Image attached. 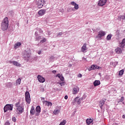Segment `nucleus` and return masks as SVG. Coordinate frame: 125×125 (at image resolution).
I'll return each mask as SVG.
<instances>
[{"label": "nucleus", "mask_w": 125, "mask_h": 125, "mask_svg": "<svg viewBox=\"0 0 125 125\" xmlns=\"http://www.w3.org/2000/svg\"><path fill=\"white\" fill-rule=\"evenodd\" d=\"M1 29L2 31H6L8 29V18L5 17L1 24Z\"/></svg>", "instance_id": "f257e3e1"}, {"label": "nucleus", "mask_w": 125, "mask_h": 125, "mask_svg": "<svg viewBox=\"0 0 125 125\" xmlns=\"http://www.w3.org/2000/svg\"><path fill=\"white\" fill-rule=\"evenodd\" d=\"M16 112L18 114H22L24 112V107L20 105V103H17L16 104Z\"/></svg>", "instance_id": "f03ea898"}, {"label": "nucleus", "mask_w": 125, "mask_h": 125, "mask_svg": "<svg viewBox=\"0 0 125 125\" xmlns=\"http://www.w3.org/2000/svg\"><path fill=\"white\" fill-rule=\"evenodd\" d=\"M34 1L38 8H42V6L44 5V0H35Z\"/></svg>", "instance_id": "7ed1b4c3"}, {"label": "nucleus", "mask_w": 125, "mask_h": 125, "mask_svg": "<svg viewBox=\"0 0 125 125\" xmlns=\"http://www.w3.org/2000/svg\"><path fill=\"white\" fill-rule=\"evenodd\" d=\"M12 109H13V105L7 104L4 107V112L5 113L7 111H12Z\"/></svg>", "instance_id": "20e7f679"}, {"label": "nucleus", "mask_w": 125, "mask_h": 125, "mask_svg": "<svg viewBox=\"0 0 125 125\" xmlns=\"http://www.w3.org/2000/svg\"><path fill=\"white\" fill-rule=\"evenodd\" d=\"M25 101L28 103V104H30L31 103V97L30 96V93L28 91L25 92Z\"/></svg>", "instance_id": "39448f33"}, {"label": "nucleus", "mask_w": 125, "mask_h": 125, "mask_svg": "<svg viewBox=\"0 0 125 125\" xmlns=\"http://www.w3.org/2000/svg\"><path fill=\"white\" fill-rule=\"evenodd\" d=\"M83 99V97L80 98V97H77L74 99V102L80 105Z\"/></svg>", "instance_id": "423d86ee"}, {"label": "nucleus", "mask_w": 125, "mask_h": 125, "mask_svg": "<svg viewBox=\"0 0 125 125\" xmlns=\"http://www.w3.org/2000/svg\"><path fill=\"white\" fill-rule=\"evenodd\" d=\"M46 12V10H45V9L40 10L38 12V15H39V17H41L42 16H43V15L45 14Z\"/></svg>", "instance_id": "0eeeda50"}, {"label": "nucleus", "mask_w": 125, "mask_h": 125, "mask_svg": "<svg viewBox=\"0 0 125 125\" xmlns=\"http://www.w3.org/2000/svg\"><path fill=\"white\" fill-rule=\"evenodd\" d=\"M108 0H100L98 2L99 6H104Z\"/></svg>", "instance_id": "6e6552de"}, {"label": "nucleus", "mask_w": 125, "mask_h": 125, "mask_svg": "<svg viewBox=\"0 0 125 125\" xmlns=\"http://www.w3.org/2000/svg\"><path fill=\"white\" fill-rule=\"evenodd\" d=\"M95 69H100V67L97 65H92L91 67L88 68V71H91L92 70H95Z\"/></svg>", "instance_id": "1a4fd4ad"}, {"label": "nucleus", "mask_w": 125, "mask_h": 125, "mask_svg": "<svg viewBox=\"0 0 125 125\" xmlns=\"http://www.w3.org/2000/svg\"><path fill=\"white\" fill-rule=\"evenodd\" d=\"M38 80L40 83H43L45 82V79L44 78L42 77L41 75H38L37 76Z\"/></svg>", "instance_id": "9d476101"}, {"label": "nucleus", "mask_w": 125, "mask_h": 125, "mask_svg": "<svg viewBox=\"0 0 125 125\" xmlns=\"http://www.w3.org/2000/svg\"><path fill=\"white\" fill-rule=\"evenodd\" d=\"M80 91V88L79 87L76 86L73 88L72 90V94H77Z\"/></svg>", "instance_id": "9b49d317"}, {"label": "nucleus", "mask_w": 125, "mask_h": 125, "mask_svg": "<svg viewBox=\"0 0 125 125\" xmlns=\"http://www.w3.org/2000/svg\"><path fill=\"white\" fill-rule=\"evenodd\" d=\"M105 35H106V32H105V31L101 30L99 31L97 37L98 38H102V37H104Z\"/></svg>", "instance_id": "f8f14e48"}, {"label": "nucleus", "mask_w": 125, "mask_h": 125, "mask_svg": "<svg viewBox=\"0 0 125 125\" xmlns=\"http://www.w3.org/2000/svg\"><path fill=\"white\" fill-rule=\"evenodd\" d=\"M35 116H40V113H41V106H37L36 108Z\"/></svg>", "instance_id": "ddd939ff"}, {"label": "nucleus", "mask_w": 125, "mask_h": 125, "mask_svg": "<svg viewBox=\"0 0 125 125\" xmlns=\"http://www.w3.org/2000/svg\"><path fill=\"white\" fill-rule=\"evenodd\" d=\"M9 63H10V64H12V63L14 66H16L17 67H20L21 66V64L19 63L18 62L16 61H10L9 62Z\"/></svg>", "instance_id": "4468645a"}, {"label": "nucleus", "mask_w": 125, "mask_h": 125, "mask_svg": "<svg viewBox=\"0 0 125 125\" xmlns=\"http://www.w3.org/2000/svg\"><path fill=\"white\" fill-rule=\"evenodd\" d=\"M87 50V48L86 47V43H84L83 46L82 47L81 51L82 52H86Z\"/></svg>", "instance_id": "2eb2a0df"}, {"label": "nucleus", "mask_w": 125, "mask_h": 125, "mask_svg": "<svg viewBox=\"0 0 125 125\" xmlns=\"http://www.w3.org/2000/svg\"><path fill=\"white\" fill-rule=\"evenodd\" d=\"M70 3L71 4H72V5H73L74 6L75 9H76V10H77V9H79V4H76L75 1H71Z\"/></svg>", "instance_id": "dca6fc26"}, {"label": "nucleus", "mask_w": 125, "mask_h": 125, "mask_svg": "<svg viewBox=\"0 0 125 125\" xmlns=\"http://www.w3.org/2000/svg\"><path fill=\"white\" fill-rule=\"evenodd\" d=\"M115 51L117 54H121V53L123 52V51H122V49H121V48L120 47H117V48H116Z\"/></svg>", "instance_id": "f3484780"}, {"label": "nucleus", "mask_w": 125, "mask_h": 125, "mask_svg": "<svg viewBox=\"0 0 125 125\" xmlns=\"http://www.w3.org/2000/svg\"><path fill=\"white\" fill-rule=\"evenodd\" d=\"M104 104H105V101L103 100H101L100 102H99V106L101 108V109H103V105H104Z\"/></svg>", "instance_id": "a211bd4d"}, {"label": "nucleus", "mask_w": 125, "mask_h": 125, "mask_svg": "<svg viewBox=\"0 0 125 125\" xmlns=\"http://www.w3.org/2000/svg\"><path fill=\"white\" fill-rule=\"evenodd\" d=\"M125 45V39H124L122 42L119 44V46L120 47H124Z\"/></svg>", "instance_id": "6ab92c4d"}, {"label": "nucleus", "mask_w": 125, "mask_h": 125, "mask_svg": "<svg viewBox=\"0 0 125 125\" xmlns=\"http://www.w3.org/2000/svg\"><path fill=\"white\" fill-rule=\"evenodd\" d=\"M94 86H97L100 84V81L99 80H96L93 83Z\"/></svg>", "instance_id": "aec40b11"}, {"label": "nucleus", "mask_w": 125, "mask_h": 125, "mask_svg": "<svg viewBox=\"0 0 125 125\" xmlns=\"http://www.w3.org/2000/svg\"><path fill=\"white\" fill-rule=\"evenodd\" d=\"M56 77H58V78H59V79L61 80V81H62V82H63L64 81V77L62 76V75L60 74H58L56 75Z\"/></svg>", "instance_id": "412c9836"}, {"label": "nucleus", "mask_w": 125, "mask_h": 125, "mask_svg": "<svg viewBox=\"0 0 125 125\" xmlns=\"http://www.w3.org/2000/svg\"><path fill=\"white\" fill-rule=\"evenodd\" d=\"M30 56H31V54H30V53L26 51L24 52V57H25V58H29Z\"/></svg>", "instance_id": "4be33fe9"}, {"label": "nucleus", "mask_w": 125, "mask_h": 125, "mask_svg": "<svg viewBox=\"0 0 125 125\" xmlns=\"http://www.w3.org/2000/svg\"><path fill=\"white\" fill-rule=\"evenodd\" d=\"M35 107L34 106H32L30 110V114L31 115H35Z\"/></svg>", "instance_id": "5701e85b"}, {"label": "nucleus", "mask_w": 125, "mask_h": 125, "mask_svg": "<svg viewBox=\"0 0 125 125\" xmlns=\"http://www.w3.org/2000/svg\"><path fill=\"white\" fill-rule=\"evenodd\" d=\"M21 44V42H18L14 45V47L15 48V49H16V48H18V47L20 46Z\"/></svg>", "instance_id": "b1692460"}, {"label": "nucleus", "mask_w": 125, "mask_h": 125, "mask_svg": "<svg viewBox=\"0 0 125 125\" xmlns=\"http://www.w3.org/2000/svg\"><path fill=\"white\" fill-rule=\"evenodd\" d=\"M86 123L87 125H90V124H91V123H92V120L91 119H87L86 120Z\"/></svg>", "instance_id": "393cba45"}, {"label": "nucleus", "mask_w": 125, "mask_h": 125, "mask_svg": "<svg viewBox=\"0 0 125 125\" xmlns=\"http://www.w3.org/2000/svg\"><path fill=\"white\" fill-rule=\"evenodd\" d=\"M60 112V110L59 109H55L53 112V113L55 114V115H57L58 114H59Z\"/></svg>", "instance_id": "a878e982"}, {"label": "nucleus", "mask_w": 125, "mask_h": 125, "mask_svg": "<svg viewBox=\"0 0 125 125\" xmlns=\"http://www.w3.org/2000/svg\"><path fill=\"white\" fill-rule=\"evenodd\" d=\"M111 39H112V34H109L106 37L107 41H110Z\"/></svg>", "instance_id": "bb28decb"}, {"label": "nucleus", "mask_w": 125, "mask_h": 125, "mask_svg": "<svg viewBox=\"0 0 125 125\" xmlns=\"http://www.w3.org/2000/svg\"><path fill=\"white\" fill-rule=\"evenodd\" d=\"M125 71L124 70V69H122L119 71V76H123V75H124V73Z\"/></svg>", "instance_id": "cd10ccee"}, {"label": "nucleus", "mask_w": 125, "mask_h": 125, "mask_svg": "<svg viewBox=\"0 0 125 125\" xmlns=\"http://www.w3.org/2000/svg\"><path fill=\"white\" fill-rule=\"evenodd\" d=\"M45 102H46V105L47 106H52V103H51V102H47V101H45Z\"/></svg>", "instance_id": "c85d7f7f"}, {"label": "nucleus", "mask_w": 125, "mask_h": 125, "mask_svg": "<svg viewBox=\"0 0 125 125\" xmlns=\"http://www.w3.org/2000/svg\"><path fill=\"white\" fill-rule=\"evenodd\" d=\"M66 125V120H63L59 125Z\"/></svg>", "instance_id": "c756f323"}, {"label": "nucleus", "mask_w": 125, "mask_h": 125, "mask_svg": "<svg viewBox=\"0 0 125 125\" xmlns=\"http://www.w3.org/2000/svg\"><path fill=\"white\" fill-rule=\"evenodd\" d=\"M16 83L18 84H20V83H21V79L20 78L18 79L17 80Z\"/></svg>", "instance_id": "7c9ffc66"}, {"label": "nucleus", "mask_w": 125, "mask_h": 125, "mask_svg": "<svg viewBox=\"0 0 125 125\" xmlns=\"http://www.w3.org/2000/svg\"><path fill=\"white\" fill-rule=\"evenodd\" d=\"M124 100H125V98L124 97H122L119 100L118 103H120V102H123Z\"/></svg>", "instance_id": "2f4dec72"}, {"label": "nucleus", "mask_w": 125, "mask_h": 125, "mask_svg": "<svg viewBox=\"0 0 125 125\" xmlns=\"http://www.w3.org/2000/svg\"><path fill=\"white\" fill-rule=\"evenodd\" d=\"M46 42V39L44 38H43L42 40L41 41V42H42V43H43V42Z\"/></svg>", "instance_id": "473e14b6"}, {"label": "nucleus", "mask_w": 125, "mask_h": 125, "mask_svg": "<svg viewBox=\"0 0 125 125\" xmlns=\"http://www.w3.org/2000/svg\"><path fill=\"white\" fill-rule=\"evenodd\" d=\"M4 125H10V123H9V122L7 121L5 123Z\"/></svg>", "instance_id": "72a5a7b5"}, {"label": "nucleus", "mask_w": 125, "mask_h": 125, "mask_svg": "<svg viewBox=\"0 0 125 125\" xmlns=\"http://www.w3.org/2000/svg\"><path fill=\"white\" fill-rule=\"evenodd\" d=\"M12 121H13V122H16V118L13 117Z\"/></svg>", "instance_id": "f704fd0d"}, {"label": "nucleus", "mask_w": 125, "mask_h": 125, "mask_svg": "<svg viewBox=\"0 0 125 125\" xmlns=\"http://www.w3.org/2000/svg\"><path fill=\"white\" fill-rule=\"evenodd\" d=\"M42 39L41 36H39L38 38L36 39L37 41H39V40H41Z\"/></svg>", "instance_id": "c9c22d12"}, {"label": "nucleus", "mask_w": 125, "mask_h": 125, "mask_svg": "<svg viewBox=\"0 0 125 125\" xmlns=\"http://www.w3.org/2000/svg\"><path fill=\"white\" fill-rule=\"evenodd\" d=\"M78 77V78H82V77H83V75L81 74H79Z\"/></svg>", "instance_id": "e433bc0d"}, {"label": "nucleus", "mask_w": 125, "mask_h": 125, "mask_svg": "<svg viewBox=\"0 0 125 125\" xmlns=\"http://www.w3.org/2000/svg\"><path fill=\"white\" fill-rule=\"evenodd\" d=\"M63 33L62 32H60L58 34V36H62Z\"/></svg>", "instance_id": "4c0bfd02"}, {"label": "nucleus", "mask_w": 125, "mask_h": 125, "mask_svg": "<svg viewBox=\"0 0 125 125\" xmlns=\"http://www.w3.org/2000/svg\"><path fill=\"white\" fill-rule=\"evenodd\" d=\"M38 54H39V55H41V54H42V51H39L38 52Z\"/></svg>", "instance_id": "58836bf2"}, {"label": "nucleus", "mask_w": 125, "mask_h": 125, "mask_svg": "<svg viewBox=\"0 0 125 125\" xmlns=\"http://www.w3.org/2000/svg\"><path fill=\"white\" fill-rule=\"evenodd\" d=\"M64 99H66V100L68 99V96H67V95L65 96Z\"/></svg>", "instance_id": "ea45409f"}, {"label": "nucleus", "mask_w": 125, "mask_h": 125, "mask_svg": "<svg viewBox=\"0 0 125 125\" xmlns=\"http://www.w3.org/2000/svg\"><path fill=\"white\" fill-rule=\"evenodd\" d=\"M53 74H56V70H53L52 71Z\"/></svg>", "instance_id": "a19ab883"}, {"label": "nucleus", "mask_w": 125, "mask_h": 125, "mask_svg": "<svg viewBox=\"0 0 125 125\" xmlns=\"http://www.w3.org/2000/svg\"><path fill=\"white\" fill-rule=\"evenodd\" d=\"M60 84L61 86H62V85H63V84H64V83H60Z\"/></svg>", "instance_id": "79ce46f5"}, {"label": "nucleus", "mask_w": 125, "mask_h": 125, "mask_svg": "<svg viewBox=\"0 0 125 125\" xmlns=\"http://www.w3.org/2000/svg\"><path fill=\"white\" fill-rule=\"evenodd\" d=\"M122 118H123V119H125V115H123L122 116Z\"/></svg>", "instance_id": "37998d69"}, {"label": "nucleus", "mask_w": 125, "mask_h": 125, "mask_svg": "<svg viewBox=\"0 0 125 125\" xmlns=\"http://www.w3.org/2000/svg\"><path fill=\"white\" fill-rule=\"evenodd\" d=\"M42 29H40V33H42Z\"/></svg>", "instance_id": "c03bdc74"}, {"label": "nucleus", "mask_w": 125, "mask_h": 125, "mask_svg": "<svg viewBox=\"0 0 125 125\" xmlns=\"http://www.w3.org/2000/svg\"><path fill=\"white\" fill-rule=\"evenodd\" d=\"M35 35H38V33L37 32H35Z\"/></svg>", "instance_id": "a18cd8bd"}, {"label": "nucleus", "mask_w": 125, "mask_h": 125, "mask_svg": "<svg viewBox=\"0 0 125 125\" xmlns=\"http://www.w3.org/2000/svg\"><path fill=\"white\" fill-rule=\"evenodd\" d=\"M42 100H44V99L43 98H42Z\"/></svg>", "instance_id": "49530a36"}, {"label": "nucleus", "mask_w": 125, "mask_h": 125, "mask_svg": "<svg viewBox=\"0 0 125 125\" xmlns=\"http://www.w3.org/2000/svg\"><path fill=\"white\" fill-rule=\"evenodd\" d=\"M124 18H125V17H124Z\"/></svg>", "instance_id": "de8ad7c7"}]
</instances>
